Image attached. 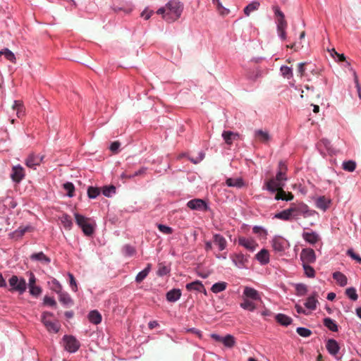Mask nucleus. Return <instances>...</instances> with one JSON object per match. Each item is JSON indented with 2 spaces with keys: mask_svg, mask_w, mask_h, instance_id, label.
I'll list each match as a JSON object with an SVG mask.
<instances>
[{
  "mask_svg": "<svg viewBox=\"0 0 361 361\" xmlns=\"http://www.w3.org/2000/svg\"><path fill=\"white\" fill-rule=\"evenodd\" d=\"M12 109L13 111H16V115L18 118L24 115V106L21 101H14L12 104Z\"/></svg>",
  "mask_w": 361,
  "mask_h": 361,
  "instance_id": "c85d7f7f",
  "label": "nucleus"
},
{
  "mask_svg": "<svg viewBox=\"0 0 361 361\" xmlns=\"http://www.w3.org/2000/svg\"><path fill=\"white\" fill-rule=\"evenodd\" d=\"M212 2L216 5L217 10L221 15L224 16L229 13V11L222 6L219 0H212Z\"/></svg>",
  "mask_w": 361,
  "mask_h": 361,
  "instance_id": "a18cd8bd",
  "label": "nucleus"
},
{
  "mask_svg": "<svg viewBox=\"0 0 361 361\" xmlns=\"http://www.w3.org/2000/svg\"><path fill=\"white\" fill-rule=\"evenodd\" d=\"M43 159V157L31 154L25 160V164L29 168L35 169V166H39Z\"/></svg>",
  "mask_w": 361,
  "mask_h": 361,
  "instance_id": "4468645a",
  "label": "nucleus"
},
{
  "mask_svg": "<svg viewBox=\"0 0 361 361\" xmlns=\"http://www.w3.org/2000/svg\"><path fill=\"white\" fill-rule=\"evenodd\" d=\"M68 276L70 279V285L72 288V290L75 292L77 291L78 287H77L76 281H75V279L73 275L72 274L69 273Z\"/></svg>",
  "mask_w": 361,
  "mask_h": 361,
  "instance_id": "69168bd1",
  "label": "nucleus"
},
{
  "mask_svg": "<svg viewBox=\"0 0 361 361\" xmlns=\"http://www.w3.org/2000/svg\"><path fill=\"white\" fill-rule=\"evenodd\" d=\"M8 283L11 287L10 289L11 291H17L22 294L26 290L27 283L23 278L19 279L17 276L13 275L9 279Z\"/></svg>",
  "mask_w": 361,
  "mask_h": 361,
  "instance_id": "423d86ee",
  "label": "nucleus"
},
{
  "mask_svg": "<svg viewBox=\"0 0 361 361\" xmlns=\"http://www.w3.org/2000/svg\"><path fill=\"white\" fill-rule=\"evenodd\" d=\"M226 287H227V283L224 282V281H221V282L214 283L212 286L211 290L214 293H219L222 292L224 290H226Z\"/></svg>",
  "mask_w": 361,
  "mask_h": 361,
  "instance_id": "c9c22d12",
  "label": "nucleus"
},
{
  "mask_svg": "<svg viewBox=\"0 0 361 361\" xmlns=\"http://www.w3.org/2000/svg\"><path fill=\"white\" fill-rule=\"evenodd\" d=\"M90 322L94 324H99L102 322V315L97 310H92L88 314Z\"/></svg>",
  "mask_w": 361,
  "mask_h": 361,
  "instance_id": "cd10ccee",
  "label": "nucleus"
},
{
  "mask_svg": "<svg viewBox=\"0 0 361 361\" xmlns=\"http://www.w3.org/2000/svg\"><path fill=\"white\" fill-rule=\"evenodd\" d=\"M284 185V183H281L276 178H271L265 181L264 188L271 192H275L280 188H283Z\"/></svg>",
  "mask_w": 361,
  "mask_h": 361,
  "instance_id": "1a4fd4ad",
  "label": "nucleus"
},
{
  "mask_svg": "<svg viewBox=\"0 0 361 361\" xmlns=\"http://www.w3.org/2000/svg\"><path fill=\"white\" fill-rule=\"evenodd\" d=\"M275 192H276L275 195V200H276L290 201L294 198V195L291 192H286L283 188H280Z\"/></svg>",
  "mask_w": 361,
  "mask_h": 361,
  "instance_id": "dca6fc26",
  "label": "nucleus"
},
{
  "mask_svg": "<svg viewBox=\"0 0 361 361\" xmlns=\"http://www.w3.org/2000/svg\"><path fill=\"white\" fill-rule=\"evenodd\" d=\"M31 228L30 226L19 227L16 229L13 234L17 237H22L27 231H30Z\"/></svg>",
  "mask_w": 361,
  "mask_h": 361,
  "instance_id": "5fc2aeb1",
  "label": "nucleus"
},
{
  "mask_svg": "<svg viewBox=\"0 0 361 361\" xmlns=\"http://www.w3.org/2000/svg\"><path fill=\"white\" fill-rule=\"evenodd\" d=\"M275 217L283 221H290L293 219L290 207L276 214Z\"/></svg>",
  "mask_w": 361,
  "mask_h": 361,
  "instance_id": "7c9ffc66",
  "label": "nucleus"
},
{
  "mask_svg": "<svg viewBox=\"0 0 361 361\" xmlns=\"http://www.w3.org/2000/svg\"><path fill=\"white\" fill-rule=\"evenodd\" d=\"M305 275L309 278H313L315 276V271L310 266V264H302Z\"/></svg>",
  "mask_w": 361,
  "mask_h": 361,
  "instance_id": "37998d69",
  "label": "nucleus"
},
{
  "mask_svg": "<svg viewBox=\"0 0 361 361\" xmlns=\"http://www.w3.org/2000/svg\"><path fill=\"white\" fill-rule=\"evenodd\" d=\"M290 209L293 219L295 220L298 219L301 216L304 218H307L312 216L315 213L314 211L310 210L308 206L302 202L291 204Z\"/></svg>",
  "mask_w": 361,
  "mask_h": 361,
  "instance_id": "7ed1b4c3",
  "label": "nucleus"
},
{
  "mask_svg": "<svg viewBox=\"0 0 361 361\" xmlns=\"http://www.w3.org/2000/svg\"><path fill=\"white\" fill-rule=\"evenodd\" d=\"M284 240L281 238H274L272 241V247L275 251L281 252L284 250Z\"/></svg>",
  "mask_w": 361,
  "mask_h": 361,
  "instance_id": "2f4dec72",
  "label": "nucleus"
},
{
  "mask_svg": "<svg viewBox=\"0 0 361 361\" xmlns=\"http://www.w3.org/2000/svg\"><path fill=\"white\" fill-rule=\"evenodd\" d=\"M59 301L67 305L71 303V298L68 293L61 292L59 293Z\"/></svg>",
  "mask_w": 361,
  "mask_h": 361,
  "instance_id": "de8ad7c7",
  "label": "nucleus"
},
{
  "mask_svg": "<svg viewBox=\"0 0 361 361\" xmlns=\"http://www.w3.org/2000/svg\"><path fill=\"white\" fill-rule=\"evenodd\" d=\"M186 289L189 291L191 290H197V291H202L203 284L200 281H195L192 283L186 284Z\"/></svg>",
  "mask_w": 361,
  "mask_h": 361,
  "instance_id": "473e14b6",
  "label": "nucleus"
},
{
  "mask_svg": "<svg viewBox=\"0 0 361 361\" xmlns=\"http://www.w3.org/2000/svg\"><path fill=\"white\" fill-rule=\"evenodd\" d=\"M158 228H159V231H161V233H163L164 234H171L173 233L172 228L165 226V225H163V224H159Z\"/></svg>",
  "mask_w": 361,
  "mask_h": 361,
  "instance_id": "bf43d9fd",
  "label": "nucleus"
},
{
  "mask_svg": "<svg viewBox=\"0 0 361 361\" xmlns=\"http://www.w3.org/2000/svg\"><path fill=\"white\" fill-rule=\"evenodd\" d=\"M181 291L180 289H172L166 293V299L169 302H174L180 299Z\"/></svg>",
  "mask_w": 361,
  "mask_h": 361,
  "instance_id": "6ab92c4d",
  "label": "nucleus"
},
{
  "mask_svg": "<svg viewBox=\"0 0 361 361\" xmlns=\"http://www.w3.org/2000/svg\"><path fill=\"white\" fill-rule=\"evenodd\" d=\"M347 255L357 263L361 264V257L357 254H356L353 249H349L347 251Z\"/></svg>",
  "mask_w": 361,
  "mask_h": 361,
  "instance_id": "13d9d810",
  "label": "nucleus"
},
{
  "mask_svg": "<svg viewBox=\"0 0 361 361\" xmlns=\"http://www.w3.org/2000/svg\"><path fill=\"white\" fill-rule=\"evenodd\" d=\"M333 278L341 286H345L348 283L347 277L340 271H336L333 274Z\"/></svg>",
  "mask_w": 361,
  "mask_h": 361,
  "instance_id": "a878e982",
  "label": "nucleus"
},
{
  "mask_svg": "<svg viewBox=\"0 0 361 361\" xmlns=\"http://www.w3.org/2000/svg\"><path fill=\"white\" fill-rule=\"evenodd\" d=\"M5 58L12 63H16V56L14 54L8 49H4V54Z\"/></svg>",
  "mask_w": 361,
  "mask_h": 361,
  "instance_id": "6e6d98bb",
  "label": "nucleus"
},
{
  "mask_svg": "<svg viewBox=\"0 0 361 361\" xmlns=\"http://www.w3.org/2000/svg\"><path fill=\"white\" fill-rule=\"evenodd\" d=\"M317 294L314 293L313 295L310 296L305 303V306L310 310H314L317 308V303L318 302L317 300Z\"/></svg>",
  "mask_w": 361,
  "mask_h": 361,
  "instance_id": "c756f323",
  "label": "nucleus"
},
{
  "mask_svg": "<svg viewBox=\"0 0 361 361\" xmlns=\"http://www.w3.org/2000/svg\"><path fill=\"white\" fill-rule=\"evenodd\" d=\"M169 270L170 269L168 267L165 266L163 264H159L157 270V274L161 276L166 275L169 272Z\"/></svg>",
  "mask_w": 361,
  "mask_h": 361,
  "instance_id": "4d7b16f0",
  "label": "nucleus"
},
{
  "mask_svg": "<svg viewBox=\"0 0 361 361\" xmlns=\"http://www.w3.org/2000/svg\"><path fill=\"white\" fill-rule=\"evenodd\" d=\"M342 166L343 170L349 172H353L355 170L356 162L352 160H349L344 161Z\"/></svg>",
  "mask_w": 361,
  "mask_h": 361,
  "instance_id": "ea45409f",
  "label": "nucleus"
},
{
  "mask_svg": "<svg viewBox=\"0 0 361 361\" xmlns=\"http://www.w3.org/2000/svg\"><path fill=\"white\" fill-rule=\"evenodd\" d=\"M303 239L310 244H315L318 242L319 238L315 232H304L302 233Z\"/></svg>",
  "mask_w": 361,
  "mask_h": 361,
  "instance_id": "4be33fe9",
  "label": "nucleus"
},
{
  "mask_svg": "<svg viewBox=\"0 0 361 361\" xmlns=\"http://www.w3.org/2000/svg\"><path fill=\"white\" fill-rule=\"evenodd\" d=\"M255 137L257 139L259 142L263 143L268 142L271 138L268 132L264 131L262 130H255Z\"/></svg>",
  "mask_w": 361,
  "mask_h": 361,
  "instance_id": "412c9836",
  "label": "nucleus"
},
{
  "mask_svg": "<svg viewBox=\"0 0 361 361\" xmlns=\"http://www.w3.org/2000/svg\"><path fill=\"white\" fill-rule=\"evenodd\" d=\"M324 325L331 331H338V326L336 322L329 317L324 319Z\"/></svg>",
  "mask_w": 361,
  "mask_h": 361,
  "instance_id": "f704fd0d",
  "label": "nucleus"
},
{
  "mask_svg": "<svg viewBox=\"0 0 361 361\" xmlns=\"http://www.w3.org/2000/svg\"><path fill=\"white\" fill-rule=\"evenodd\" d=\"M296 332L302 337H309L312 334V331L304 327H298Z\"/></svg>",
  "mask_w": 361,
  "mask_h": 361,
  "instance_id": "603ef678",
  "label": "nucleus"
},
{
  "mask_svg": "<svg viewBox=\"0 0 361 361\" xmlns=\"http://www.w3.org/2000/svg\"><path fill=\"white\" fill-rule=\"evenodd\" d=\"M32 260L39 261L44 264H49L50 262V258L45 255L42 252L34 253L30 256Z\"/></svg>",
  "mask_w": 361,
  "mask_h": 361,
  "instance_id": "bb28decb",
  "label": "nucleus"
},
{
  "mask_svg": "<svg viewBox=\"0 0 361 361\" xmlns=\"http://www.w3.org/2000/svg\"><path fill=\"white\" fill-rule=\"evenodd\" d=\"M326 349L330 354L335 355L338 353L340 348L336 341L329 339L326 343Z\"/></svg>",
  "mask_w": 361,
  "mask_h": 361,
  "instance_id": "aec40b11",
  "label": "nucleus"
},
{
  "mask_svg": "<svg viewBox=\"0 0 361 361\" xmlns=\"http://www.w3.org/2000/svg\"><path fill=\"white\" fill-rule=\"evenodd\" d=\"M204 250L208 252L213 250V245L216 246L219 252L225 250L228 246L226 239L219 233H214L211 240H204Z\"/></svg>",
  "mask_w": 361,
  "mask_h": 361,
  "instance_id": "f03ea898",
  "label": "nucleus"
},
{
  "mask_svg": "<svg viewBox=\"0 0 361 361\" xmlns=\"http://www.w3.org/2000/svg\"><path fill=\"white\" fill-rule=\"evenodd\" d=\"M305 65H306V63H300L298 65V71L301 78L304 76L305 71Z\"/></svg>",
  "mask_w": 361,
  "mask_h": 361,
  "instance_id": "338daca9",
  "label": "nucleus"
},
{
  "mask_svg": "<svg viewBox=\"0 0 361 361\" xmlns=\"http://www.w3.org/2000/svg\"><path fill=\"white\" fill-rule=\"evenodd\" d=\"M60 219H61V222L63 224V226H64V228H66V229H68V230H70L71 228L73 222H72L71 218L69 215L63 214L60 218Z\"/></svg>",
  "mask_w": 361,
  "mask_h": 361,
  "instance_id": "58836bf2",
  "label": "nucleus"
},
{
  "mask_svg": "<svg viewBox=\"0 0 361 361\" xmlns=\"http://www.w3.org/2000/svg\"><path fill=\"white\" fill-rule=\"evenodd\" d=\"M300 259L302 264L314 263L316 260V255L314 250L311 248L302 249L300 252Z\"/></svg>",
  "mask_w": 361,
  "mask_h": 361,
  "instance_id": "6e6552de",
  "label": "nucleus"
},
{
  "mask_svg": "<svg viewBox=\"0 0 361 361\" xmlns=\"http://www.w3.org/2000/svg\"><path fill=\"white\" fill-rule=\"evenodd\" d=\"M238 243L250 251H254L258 246V244L252 238H246L244 237L239 238Z\"/></svg>",
  "mask_w": 361,
  "mask_h": 361,
  "instance_id": "f8f14e48",
  "label": "nucleus"
},
{
  "mask_svg": "<svg viewBox=\"0 0 361 361\" xmlns=\"http://www.w3.org/2000/svg\"><path fill=\"white\" fill-rule=\"evenodd\" d=\"M226 184L228 187H235L237 188H241L244 185V182L242 178H228L226 180Z\"/></svg>",
  "mask_w": 361,
  "mask_h": 361,
  "instance_id": "5701e85b",
  "label": "nucleus"
},
{
  "mask_svg": "<svg viewBox=\"0 0 361 361\" xmlns=\"http://www.w3.org/2000/svg\"><path fill=\"white\" fill-rule=\"evenodd\" d=\"M64 348L69 353H75L80 348V342L73 336L65 335L63 338Z\"/></svg>",
  "mask_w": 361,
  "mask_h": 361,
  "instance_id": "0eeeda50",
  "label": "nucleus"
},
{
  "mask_svg": "<svg viewBox=\"0 0 361 361\" xmlns=\"http://www.w3.org/2000/svg\"><path fill=\"white\" fill-rule=\"evenodd\" d=\"M286 27H287V22L285 20V17L279 18L277 19V30L282 29V28H286Z\"/></svg>",
  "mask_w": 361,
  "mask_h": 361,
  "instance_id": "680f3d73",
  "label": "nucleus"
},
{
  "mask_svg": "<svg viewBox=\"0 0 361 361\" xmlns=\"http://www.w3.org/2000/svg\"><path fill=\"white\" fill-rule=\"evenodd\" d=\"M222 137L227 145H231L233 141L239 137L238 133H234L231 131H224Z\"/></svg>",
  "mask_w": 361,
  "mask_h": 361,
  "instance_id": "393cba45",
  "label": "nucleus"
},
{
  "mask_svg": "<svg viewBox=\"0 0 361 361\" xmlns=\"http://www.w3.org/2000/svg\"><path fill=\"white\" fill-rule=\"evenodd\" d=\"M345 294L349 298L354 301L358 298L355 288L353 287L347 288L345 290Z\"/></svg>",
  "mask_w": 361,
  "mask_h": 361,
  "instance_id": "09e8293b",
  "label": "nucleus"
},
{
  "mask_svg": "<svg viewBox=\"0 0 361 361\" xmlns=\"http://www.w3.org/2000/svg\"><path fill=\"white\" fill-rule=\"evenodd\" d=\"M255 257L262 265L267 264L269 262V252L266 249L261 250Z\"/></svg>",
  "mask_w": 361,
  "mask_h": 361,
  "instance_id": "f3484780",
  "label": "nucleus"
},
{
  "mask_svg": "<svg viewBox=\"0 0 361 361\" xmlns=\"http://www.w3.org/2000/svg\"><path fill=\"white\" fill-rule=\"evenodd\" d=\"M63 188L67 191L68 196L73 197L74 195L75 187L72 183H66L63 185Z\"/></svg>",
  "mask_w": 361,
  "mask_h": 361,
  "instance_id": "864d4df0",
  "label": "nucleus"
},
{
  "mask_svg": "<svg viewBox=\"0 0 361 361\" xmlns=\"http://www.w3.org/2000/svg\"><path fill=\"white\" fill-rule=\"evenodd\" d=\"M44 303L47 305H50L52 307H55L56 305V302L53 298L45 296L44 298Z\"/></svg>",
  "mask_w": 361,
  "mask_h": 361,
  "instance_id": "0e129e2a",
  "label": "nucleus"
},
{
  "mask_svg": "<svg viewBox=\"0 0 361 361\" xmlns=\"http://www.w3.org/2000/svg\"><path fill=\"white\" fill-rule=\"evenodd\" d=\"M29 288L30 294L33 296H38L42 292V289L40 288V287L37 286H31Z\"/></svg>",
  "mask_w": 361,
  "mask_h": 361,
  "instance_id": "e2e57ef3",
  "label": "nucleus"
},
{
  "mask_svg": "<svg viewBox=\"0 0 361 361\" xmlns=\"http://www.w3.org/2000/svg\"><path fill=\"white\" fill-rule=\"evenodd\" d=\"M52 317V313L44 312L42 315L41 321L49 332L58 333L61 328L60 323L57 320H51Z\"/></svg>",
  "mask_w": 361,
  "mask_h": 361,
  "instance_id": "20e7f679",
  "label": "nucleus"
},
{
  "mask_svg": "<svg viewBox=\"0 0 361 361\" xmlns=\"http://www.w3.org/2000/svg\"><path fill=\"white\" fill-rule=\"evenodd\" d=\"M116 188L114 185L105 186L102 189V193L106 197H111V194L115 193Z\"/></svg>",
  "mask_w": 361,
  "mask_h": 361,
  "instance_id": "3c124183",
  "label": "nucleus"
},
{
  "mask_svg": "<svg viewBox=\"0 0 361 361\" xmlns=\"http://www.w3.org/2000/svg\"><path fill=\"white\" fill-rule=\"evenodd\" d=\"M259 7V3L258 1H252L244 8V13L248 16L252 12L258 10Z\"/></svg>",
  "mask_w": 361,
  "mask_h": 361,
  "instance_id": "e433bc0d",
  "label": "nucleus"
},
{
  "mask_svg": "<svg viewBox=\"0 0 361 361\" xmlns=\"http://www.w3.org/2000/svg\"><path fill=\"white\" fill-rule=\"evenodd\" d=\"M240 306L244 310L249 311H254L256 309L255 305L248 299H244L243 302L240 303Z\"/></svg>",
  "mask_w": 361,
  "mask_h": 361,
  "instance_id": "79ce46f5",
  "label": "nucleus"
},
{
  "mask_svg": "<svg viewBox=\"0 0 361 361\" xmlns=\"http://www.w3.org/2000/svg\"><path fill=\"white\" fill-rule=\"evenodd\" d=\"M150 267L151 265L149 264H147V267L145 269H144L142 271H141L137 274L135 278L136 282L140 283L147 277L150 271Z\"/></svg>",
  "mask_w": 361,
  "mask_h": 361,
  "instance_id": "4c0bfd02",
  "label": "nucleus"
},
{
  "mask_svg": "<svg viewBox=\"0 0 361 361\" xmlns=\"http://www.w3.org/2000/svg\"><path fill=\"white\" fill-rule=\"evenodd\" d=\"M76 224L80 227L86 235H91L94 231V226L90 223L91 219L81 214H75Z\"/></svg>",
  "mask_w": 361,
  "mask_h": 361,
  "instance_id": "39448f33",
  "label": "nucleus"
},
{
  "mask_svg": "<svg viewBox=\"0 0 361 361\" xmlns=\"http://www.w3.org/2000/svg\"><path fill=\"white\" fill-rule=\"evenodd\" d=\"M243 294L246 298L254 300H259L261 299L258 291L252 288L245 287L243 291Z\"/></svg>",
  "mask_w": 361,
  "mask_h": 361,
  "instance_id": "a211bd4d",
  "label": "nucleus"
},
{
  "mask_svg": "<svg viewBox=\"0 0 361 361\" xmlns=\"http://www.w3.org/2000/svg\"><path fill=\"white\" fill-rule=\"evenodd\" d=\"M281 72L283 76L290 78L293 76L292 69L286 66H282L281 67Z\"/></svg>",
  "mask_w": 361,
  "mask_h": 361,
  "instance_id": "8fccbe9b",
  "label": "nucleus"
},
{
  "mask_svg": "<svg viewBox=\"0 0 361 361\" xmlns=\"http://www.w3.org/2000/svg\"><path fill=\"white\" fill-rule=\"evenodd\" d=\"M100 194V189L90 186L87 188V195L90 198H96Z\"/></svg>",
  "mask_w": 361,
  "mask_h": 361,
  "instance_id": "c03bdc74",
  "label": "nucleus"
},
{
  "mask_svg": "<svg viewBox=\"0 0 361 361\" xmlns=\"http://www.w3.org/2000/svg\"><path fill=\"white\" fill-rule=\"evenodd\" d=\"M120 147V142L118 141L114 142L110 146V149L114 153H117V151Z\"/></svg>",
  "mask_w": 361,
  "mask_h": 361,
  "instance_id": "774afa93",
  "label": "nucleus"
},
{
  "mask_svg": "<svg viewBox=\"0 0 361 361\" xmlns=\"http://www.w3.org/2000/svg\"><path fill=\"white\" fill-rule=\"evenodd\" d=\"M276 320L277 321V322L283 326H288L292 322V319L290 317L283 314H278L276 316Z\"/></svg>",
  "mask_w": 361,
  "mask_h": 361,
  "instance_id": "72a5a7b5",
  "label": "nucleus"
},
{
  "mask_svg": "<svg viewBox=\"0 0 361 361\" xmlns=\"http://www.w3.org/2000/svg\"><path fill=\"white\" fill-rule=\"evenodd\" d=\"M187 206L193 210H207V206L201 199H193L187 203Z\"/></svg>",
  "mask_w": 361,
  "mask_h": 361,
  "instance_id": "9b49d317",
  "label": "nucleus"
},
{
  "mask_svg": "<svg viewBox=\"0 0 361 361\" xmlns=\"http://www.w3.org/2000/svg\"><path fill=\"white\" fill-rule=\"evenodd\" d=\"M183 6L180 2L171 0L157 11V13L162 16V18L168 23H172L178 20L183 12Z\"/></svg>",
  "mask_w": 361,
  "mask_h": 361,
  "instance_id": "f257e3e1",
  "label": "nucleus"
},
{
  "mask_svg": "<svg viewBox=\"0 0 361 361\" xmlns=\"http://www.w3.org/2000/svg\"><path fill=\"white\" fill-rule=\"evenodd\" d=\"M231 258L233 264L239 268L244 267L247 262V257L242 253L233 254Z\"/></svg>",
  "mask_w": 361,
  "mask_h": 361,
  "instance_id": "2eb2a0df",
  "label": "nucleus"
},
{
  "mask_svg": "<svg viewBox=\"0 0 361 361\" xmlns=\"http://www.w3.org/2000/svg\"><path fill=\"white\" fill-rule=\"evenodd\" d=\"M353 77H354V82L355 84V87L357 90L358 97L360 99H361V87L359 84V80H358V77L357 75V73L354 71H353Z\"/></svg>",
  "mask_w": 361,
  "mask_h": 361,
  "instance_id": "052dcab7",
  "label": "nucleus"
},
{
  "mask_svg": "<svg viewBox=\"0 0 361 361\" xmlns=\"http://www.w3.org/2000/svg\"><path fill=\"white\" fill-rule=\"evenodd\" d=\"M222 343L226 347L232 348L235 343V338L233 336L228 334L224 337Z\"/></svg>",
  "mask_w": 361,
  "mask_h": 361,
  "instance_id": "a19ab883",
  "label": "nucleus"
},
{
  "mask_svg": "<svg viewBox=\"0 0 361 361\" xmlns=\"http://www.w3.org/2000/svg\"><path fill=\"white\" fill-rule=\"evenodd\" d=\"M288 171V168L286 164L281 161L279 163L278 166V171L276 175V178L279 180L281 183H284L287 180L286 173Z\"/></svg>",
  "mask_w": 361,
  "mask_h": 361,
  "instance_id": "9d476101",
  "label": "nucleus"
},
{
  "mask_svg": "<svg viewBox=\"0 0 361 361\" xmlns=\"http://www.w3.org/2000/svg\"><path fill=\"white\" fill-rule=\"evenodd\" d=\"M330 203L331 200L329 199L324 196H322L317 198L316 201V206L317 208L325 211L329 208Z\"/></svg>",
  "mask_w": 361,
  "mask_h": 361,
  "instance_id": "b1692460",
  "label": "nucleus"
},
{
  "mask_svg": "<svg viewBox=\"0 0 361 361\" xmlns=\"http://www.w3.org/2000/svg\"><path fill=\"white\" fill-rule=\"evenodd\" d=\"M296 294L300 296L305 295L307 292V288L305 284L299 283L295 286Z\"/></svg>",
  "mask_w": 361,
  "mask_h": 361,
  "instance_id": "49530a36",
  "label": "nucleus"
},
{
  "mask_svg": "<svg viewBox=\"0 0 361 361\" xmlns=\"http://www.w3.org/2000/svg\"><path fill=\"white\" fill-rule=\"evenodd\" d=\"M25 176L24 169L20 166H16L13 167L11 178L16 183H19Z\"/></svg>",
  "mask_w": 361,
  "mask_h": 361,
  "instance_id": "ddd939ff",
  "label": "nucleus"
}]
</instances>
